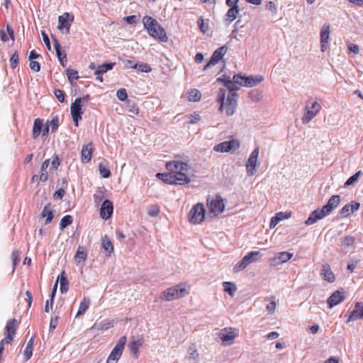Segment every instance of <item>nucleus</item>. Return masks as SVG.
<instances>
[{
  "instance_id": "obj_55",
  "label": "nucleus",
  "mask_w": 363,
  "mask_h": 363,
  "mask_svg": "<svg viewBox=\"0 0 363 363\" xmlns=\"http://www.w3.org/2000/svg\"><path fill=\"white\" fill-rule=\"evenodd\" d=\"M116 96H117V98L121 101H125L128 98V94H127L126 90L125 89H121L118 90L117 93H116Z\"/></svg>"
},
{
  "instance_id": "obj_11",
  "label": "nucleus",
  "mask_w": 363,
  "mask_h": 363,
  "mask_svg": "<svg viewBox=\"0 0 363 363\" xmlns=\"http://www.w3.org/2000/svg\"><path fill=\"white\" fill-rule=\"evenodd\" d=\"M207 201L210 210V214H213V216H216L223 212L225 209V204L223 199L220 196H217L211 200L208 199Z\"/></svg>"
},
{
  "instance_id": "obj_21",
  "label": "nucleus",
  "mask_w": 363,
  "mask_h": 363,
  "mask_svg": "<svg viewBox=\"0 0 363 363\" xmlns=\"http://www.w3.org/2000/svg\"><path fill=\"white\" fill-rule=\"evenodd\" d=\"M358 319H363V303L359 302L356 303L355 308L350 313L347 322Z\"/></svg>"
},
{
  "instance_id": "obj_56",
  "label": "nucleus",
  "mask_w": 363,
  "mask_h": 363,
  "mask_svg": "<svg viewBox=\"0 0 363 363\" xmlns=\"http://www.w3.org/2000/svg\"><path fill=\"white\" fill-rule=\"evenodd\" d=\"M266 9L269 11L273 16L276 15L277 12V6L273 1H269L266 4Z\"/></svg>"
},
{
  "instance_id": "obj_39",
  "label": "nucleus",
  "mask_w": 363,
  "mask_h": 363,
  "mask_svg": "<svg viewBox=\"0 0 363 363\" xmlns=\"http://www.w3.org/2000/svg\"><path fill=\"white\" fill-rule=\"evenodd\" d=\"M34 338L32 337L27 342L26 347L24 350V355L26 360H28L33 354V345Z\"/></svg>"
},
{
  "instance_id": "obj_12",
  "label": "nucleus",
  "mask_w": 363,
  "mask_h": 363,
  "mask_svg": "<svg viewBox=\"0 0 363 363\" xmlns=\"http://www.w3.org/2000/svg\"><path fill=\"white\" fill-rule=\"evenodd\" d=\"M240 145V142L238 140H231L215 145L213 150L218 152H228L237 150Z\"/></svg>"
},
{
  "instance_id": "obj_10",
  "label": "nucleus",
  "mask_w": 363,
  "mask_h": 363,
  "mask_svg": "<svg viewBox=\"0 0 363 363\" xmlns=\"http://www.w3.org/2000/svg\"><path fill=\"white\" fill-rule=\"evenodd\" d=\"M259 147H256L250 154L246 163V172L248 176L252 177L257 172Z\"/></svg>"
},
{
  "instance_id": "obj_42",
  "label": "nucleus",
  "mask_w": 363,
  "mask_h": 363,
  "mask_svg": "<svg viewBox=\"0 0 363 363\" xmlns=\"http://www.w3.org/2000/svg\"><path fill=\"white\" fill-rule=\"evenodd\" d=\"M157 177L160 179H162L165 183L169 184H174L172 180V176L171 174V172L169 171L168 173H157Z\"/></svg>"
},
{
  "instance_id": "obj_24",
  "label": "nucleus",
  "mask_w": 363,
  "mask_h": 363,
  "mask_svg": "<svg viewBox=\"0 0 363 363\" xmlns=\"http://www.w3.org/2000/svg\"><path fill=\"white\" fill-rule=\"evenodd\" d=\"M262 257V254L259 251H252L243 257V259L248 266L251 263L256 262Z\"/></svg>"
},
{
  "instance_id": "obj_3",
  "label": "nucleus",
  "mask_w": 363,
  "mask_h": 363,
  "mask_svg": "<svg viewBox=\"0 0 363 363\" xmlns=\"http://www.w3.org/2000/svg\"><path fill=\"white\" fill-rule=\"evenodd\" d=\"M89 95H85L82 97L77 98L70 106L71 115L76 126H78V122L82 119V106H85L89 100Z\"/></svg>"
},
{
  "instance_id": "obj_53",
  "label": "nucleus",
  "mask_w": 363,
  "mask_h": 363,
  "mask_svg": "<svg viewBox=\"0 0 363 363\" xmlns=\"http://www.w3.org/2000/svg\"><path fill=\"white\" fill-rule=\"evenodd\" d=\"M247 264L244 260V259L242 258L240 262H238L235 266H234V268H233V272H238L244 269H245L247 267Z\"/></svg>"
},
{
  "instance_id": "obj_47",
  "label": "nucleus",
  "mask_w": 363,
  "mask_h": 363,
  "mask_svg": "<svg viewBox=\"0 0 363 363\" xmlns=\"http://www.w3.org/2000/svg\"><path fill=\"white\" fill-rule=\"evenodd\" d=\"M362 174V171H358L354 174L351 176L345 183L344 186L345 187H347L349 186H351L354 184L355 182H357L359 177Z\"/></svg>"
},
{
  "instance_id": "obj_60",
  "label": "nucleus",
  "mask_w": 363,
  "mask_h": 363,
  "mask_svg": "<svg viewBox=\"0 0 363 363\" xmlns=\"http://www.w3.org/2000/svg\"><path fill=\"white\" fill-rule=\"evenodd\" d=\"M60 164V159L57 155H55L51 162L50 169L56 170Z\"/></svg>"
},
{
  "instance_id": "obj_58",
  "label": "nucleus",
  "mask_w": 363,
  "mask_h": 363,
  "mask_svg": "<svg viewBox=\"0 0 363 363\" xmlns=\"http://www.w3.org/2000/svg\"><path fill=\"white\" fill-rule=\"evenodd\" d=\"M54 93L56 98L60 102L62 103L65 101V93L63 91L60 89H55Z\"/></svg>"
},
{
  "instance_id": "obj_33",
  "label": "nucleus",
  "mask_w": 363,
  "mask_h": 363,
  "mask_svg": "<svg viewBox=\"0 0 363 363\" xmlns=\"http://www.w3.org/2000/svg\"><path fill=\"white\" fill-rule=\"evenodd\" d=\"M188 353L189 362L191 363H197L199 359V353L194 344H191L189 346Z\"/></svg>"
},
{
  "instance_id": "obj_29",
  "label": "nucleus",
  "mask_w": 363,
  "mask_h": 363,
  "mask_svg": "<svg viewBox=\"0 0 363 363\" xmlns=\"http://www.w3.org/2000/svg\"><path fill=\"white\" fill-rule=\"evenodd\" d=\"M43 120H42L40 118H36L34 121L33 127V138H37L40 135V134L43 130Z\"/></svg>"
},
{
  "instance_id": "obj_38",
  "label": "nucleus",
  "mask_w": 363,
  "mask_h": 363,
  "mask_svg": "<svg viewBox=\"0 0 363 363\" xmlns=\"http://www.w3.org/2000/svg\"><path fill=\"white\" fill-rule=\"evenodd\" d=\"M86 257L87 253L86 251L84 250L83 247L79 246L74 257L76 262L80 263L81 262L86 260Z\"/></svg>"
},
{
  "instance_id": "obj_28",
  "label": "nucleus",
  "mask_w": 363,
  "mask_h": 363,
  "mask_svg": "<svg viewBox=\"0 0 363 363\" xmlns=\"http://www.w3.org/2000/svg\"><path fill=\"white\" fill-rule=\"evenodd\" d=\"M57 281H60L61 293H66L69 289V282L64 271L58 276Z\"/></svg>"
},
{
  "instance_id": "obj_8",
  "label": "nucleus",
  "mask_w": 363,
  "mask_h": 363,
  "mask_svg": "<svg viewBox=\"0 0 363 363\" xmlns=\"http://www.w3.org/2000/svg\"><path fill=\"white\" fill-rule=\"evenodd\" d=\"M205 213L203 205L199 203L191 209L189 213V220L193 224L200 223L205 218Z\"/></svg>"
},
{
  "instance_id": "obj_25",
  "label": "nucleus",
  "mask_w": 363,
  "mask_h": 363,
  "mask_svg": "<svg viewBox=\"0 0 363 363\" xmlns=\"http://www.w3.org/2000/svg\"><path fill=\"white\" fill-rule=\"evenodd\" d=\"M113 327V323L111 320H104L96 322L92 326V329L95 330H105Z\"/></svg>"
},
{
  "instance_id": "obj_20",
  "label": "nucleus",
  "mask_w": 363,
  "mask_h": 363,
  "mask_svg": "<svg viewBox=\"0 0 363 363\" xmlns=\"http://www.w3.org/2000/svg\"><path fill=\"white\" fill-rule=\"evenodd\" d=\"M345 298V296L340 291H335L328 299L329 308H331L339 304L344 301Z\"/></svg>"
},
{
  "instance_id": "obj_41",
  "label": "nucleus",
  "mask_w": 363,
  "mask_h": 363,
  "mask_svg": "<svg viewBox=\"0 0 363 363\" xmlns=\"http://www.w3.org/2000/svg\"><path fill=\"white\" fill-rule=\"evenodd\" d=\"M73 221L72 217L70 215H67L62 217L60 223V229L63 230L66 227L72 224Z\"/></svg>"
},
{
  "instance_id": "obj_4",
  "label": "nucleus",
  "mask_w": 363,
  "mask_h": 363,
  "mask_svg": "<svg viewBox=\"0 0 363 363\" xmlns=\"http://www.w3.org/2000/svg\"><path fill=\"white\" fill-rule=\"evenodd\" d=\"M187 294L185 286L180 284L164 291L160 298L164 301H170L184 297Z\"/></svg>"
},
{
  "instance_id": "obj_6",
  "label": "nucleus",
  "mask_w": 363,
  "mask_h": 363,
  "mask_svg": "<svg viewBox=\"0 0 363 363\" xmlns=\"http://www.w3.org/2000/svg\"><path fill=\"white\" fill-rule=\"evenodd\" d=\"M321 106L316 101L309 99L306 101L305 107L306 113L302 118V123L304 124L310 122L320 111Z\"/></svg>"
},
{
  "instance_id": "obj_62",
  "label": "nucleus",
  "mask_w": 363,
  "mask_h": 363,
  "mask_svg": "<svg viewBox=\"0 0 363 363\" xmlns=\"http://www.w3.org/2000/svg\"><path fill=\"white\" fill-rule=\"evenodd\" d=\"M137 16L135 15L133 16H128L123 18V20L128 23V24H135L137 23Z\"/></svg>"
},
{
  "instance_id": "obj_15",
  "label": "nucleus",
  "mask_w": 363,
  "mask_h": 363,
  "mask_svg": "<svg viewBox=\"0 0 363 363\" xmlns=\"http://www.w3.org/2000/svg\"><path fill=\"white\" fill-rule=\"evenodd\" d=\"M217 81L223 82L225 87L229 91V92L237 91L239 89L238 84L234 82V77H233V79H231L230 76L223 74L217 79Z\"/></svg>"
},
{
  "instance_id": "obj_7",
  "label": "nucleus",
  "mask_w": 363,
  "mask_h": 363,
  "mask_svg": "<svg viewBox=\"0 0 363 363\" xmlns=\"http://www.w3.org/2000/svg\"><path fill=\"white\" fill-rule=\"evenodd\" d=\"M126 340L127 339L125 336H122L119 338L118 342L108 357L106 363H117L122 355L125 345L126 343Z\"/></svg>"
},
{
  "instance_id": "obj_16",
  "label": "nucleus",
  "mask_w": 363,
  "mask_h": 363,
  "mask_svg": "<svg viewBox=\"0 0 363 363\" xmlns=\"http://www.w3.org/2000/svg\"><path fill=\"white\" fill-rule=\"evenodd\" d=\"M340 202V196L339 195L332 196L328 203L322 207V209L328 216L329 215L333 209L336 208Z\"/></svg>"
},
{
  "instance_id": "obj_57",
  "label": "nucleus",
  "mask_w": 363,
  "mask_h": 363,
  "mask_svg": "<svg viewBox=\"0 0 363 363\" xmlns=\"http://www.w3.org/2000/svg\"><path fill=\"white\" fill-rule=\"evenodd\" d=\"M351 213H352V211L350 209V206H349V204H346L340 211V215L342 217H347Z\"/></svg>"
},
{
  "instance_id": "obj_52",
  "label": "nucleus",
  "mask_w": 363,
  "mask_h": 363,
  "mask_svg": "<svg viewBox=\"0 0 363 363\" xmlns=\"http://www.w3.org/2000/svg\"><path fill=\"white\" fill-rule=\"evenodd\" d=\"M197 23L200 30L203 33H206V31L208 30V26L207 23H205L203 18L202 17H199L197 21Z\"/></svg>"
},
{
  "instance_id": "obj_9",
  "label": "nucleus",
  "mask_w": 363,
  "mask_h": 363,
  "mask_svg": "<svg viewBox=\"0 0 363 363\" xmlns=\"http://www.w3.org/2000/svg\"><path fill=\"white\" fill-rule=\"evenodd\" d=\"M237 97L236 91L229 92L226 101H224L223 110H225L226 115L228 116H233L236 111L238 106Z\"/></svg>"
},
{
  "instance_id": "obj_34",
  "label": "nucleus",
  "mask_w": 363,
  "mask_h": 363,
  "mask_svg": "<svg viewBox=\"0 0 363 363\" xmlns=\"http://www.w3.org/2000/svg\"><path fill=\"white\" fill-rule=\"evenodd\" d=\"M330 26L324 24L320 31V43H328L330 38Z\"/></svg>"
},
{
  "instance_id": "obj_54",
  "label": "nucleus",
  "mask_w": 363,
  "mask_h": 363,
  "mask_svg": "<svg viewBox=\"0 0 363 363\" xmlns=\"http://www.w3.org/2000/svg\"><path fill=\"white\" fill-rule=\"evenodd\" d=\"M18 53L17 51L14 52V53L11 55L10 58V63L12 68H15L18 65Z\"/></svg>"
},
{
  "instance_id": "obj_19",
  "label": "nucleus",
  "mask_w": 363,
  "mask_h": 363,
  "mask_svg": "<svg viewBox=\"0 0 363 363\" xmlns=\"http://www.w3.org/2000/svg\"><path fill=\"white\" fill-rule=\"evenodd\" d=\"M326 216L327 215L322 208L316 209L310 214L308 219L305 221V223L307 225H312L317 222L318 220L323 218Z\"/></svg>"
},
{
  "instance_id": "obj_59",
  "label": "nucleus",
  "mask_w": 363,
  "mask_h": 363,
  "mask_svg": "<svg viewBox=\"0 0 363 363\" xmlns=\"http://www.w3.org/2000/svg\"><path fill=\"white\" fill-rule=\"evenodd\" d=\"M201 119V117L197 113L190 114L188 116V122L189 123H196L198 121H199Z\"/></svg>"
},
{
  "instance_id": "obj_31",
  "label": "nucleus",
  "mask_w": 363,
  "mask_h": 363,
  "mask_svg": "<svg viewBox=\"0 0 363 363\" xmlns=\"http://www.w3.org/2000/svg\"><path fill=\"white\" fill-rule=\"evenodd\" d=\"M50 207V203L45 205L40 214L43 218H46L45 224L50 223L54 217L53 212Z\"/></svg>"
},
{
  "instance_id": "obj_5",
  "label": "nucleus",
  "mask_w": 363,
  "mask_h": 363,
  "mask_svg": "<svg viewBox=\"0 0 363 363\" xmlns=\"http://www.w3.org/2000/svg\"><path fill=\"white\" fill-rule=\"evenodd\" d=\"M264 80V77L260 75L245 77L240 74L234 75V82L240 86L252 87L255 86Z\"/></svg>"
},
{
  "instance_id": "obj_32",
  "label": "nucleus",
  "mask_w": 363,
  "mask_h": 363,
  "mask_svg": "<svg viewBox=\"0 0 363 363\" xmlns=\"http://www.w3.org/2000/svg\"><path fill=\"white\" fill-rule=\"evenodd\" d=\"M115 62L105 63L101 65H98L96 70L94 72L95 75H102L107 71L113 68Z\"/></svg>"
},
{
  "instance_id": "obj_51",
  "label": "nucleus",
  "mask_w": 363,
  "mask_h": 363,
  "mask_svg": "<svg viewBox=\"0 0 363 363\" xmlns=\"http://www.w3.org/2000/svg\"><path fill=\"white\" fill-rule=\"evenodd\" d=\"M48 125L51 128V131L52 133L55 132L57 130L58 127H59L58 116H55V117H53L52 119L51 120V121L50 122V124Z\"/></svg>"
},
{
  "instance_id": "obj_2",
  "label": "nucleus",
  "mask_w": 363,
  "mask_h": 363,
  "mask_svg": "<svg viewBox=\"0 0 363 363\" xmlns=\"http://www.w3.org/2000/svg\"><path fill=\"white\" fill-rule=\"evenodd\" d=\"M143 21L145 28L151 36L162 42L167 41V37L164 30L155 19L150 16H145Z\"/></svg>"
},
{
  "instance_id": "obj_22",
  "label": "nucleus",
  "mask_w": 363,
  "mask_h": 363,
  "mask_svg": "<svg viewBox=\"0 0 363 363\" xmlns=\"http://www.w3.org/2000/svg\"><path fill=\"white\" fill-rule=\"evenodd\" d=\"M320 274L324 279V280L330 283H333L335 279V277L333 272H332L330 265L327 263L323 264L322 265Z\"/></svg>"
},
{
  "instance_id": "obj_18",
  "label": "nucleus",
  "mask_w": 363,
  "mask_h": 363,
  "mask_svg": "<svg viewBox=\"0 0 363 363\" xmlns=\"http://www.w3.org/2000/svg\"><path fill=\"white\" fill-rule=\"evenodd\" d=\"M113 211V206L112 202L106 199L101 204V207L100 208V216L102 218L106 220L112 216Z\"/></svg>"
},
{
  "instance_id": "obj_23",
  "label": "nucleus",
  "mask_w": 363,
  "mask_h": 363,
  "mask_svg": "<svg viewBox=\"0 0 363 363\" xmlns=\"http://www.w3.org/2000/svg\"><path fill=\"white\" fill-rule=\"evenodd\" d=\"M143 345V339L141 337H132L131 340L129 343V348L131 353L134 354L135 357H138V351L140 346Z\"/></svg>"
},
{
  "instance_id": "obj_48",
  "label": "nucleus",
  "mask_w": 363,
  "mask_h": 363,
  "mask_svg": "<svg viewBox=\"0 0 363 363\" xmlns=\"http://www.w3.org/2000/svg\"><path fill=\"white\" fill-rule=\"evenodd\" d=\"M104 198V191L99 189L94 194V200L96 205L99 206Z\"/></svg>"
},
{
  "instance_id": "obj_17",
  "label": "nucleus",
  "mask_w": 363,
  "mask_h": 363,
  "mask_svg": "<svg viewBox=\"0 0 363 363\" xmlns=\"http://www.w3.org/2000/svg\"><path fill=\"white\" fill-rule=\"evenodd\" d=\"M293 257V254L288 252H281L277 253L271 259V264L274 266L286 262Z\"/></svg>"
},
{
  "instance_id": "obj_30",
  "label": "nucleus",
  "mask_w": 363,
  "mask_h": 363,
  "mask_svg": "<svg viewBox=\"0 0 363 363\" xmlns=\"http://www.w3.org/2000/svg\"><path fill=\"white\" fill-rule=\"evenodd\" d=\"M101 246L108 255H110L113 252V244L107 235L101 238Z\"/></svg>"
},
{
  "instance_id": "obj_44",
  "label": "nucleus",
  "mask_w": 363,
  "mask_h": 363,
  "mask_svg": "<svg viewBox=\"0 0 363 363\" xmlns=\"http://www.w3.org/2000/svg\"><path fill=\"white\" fill-rule=\"evenodd\" d=\"M201 98V92L197 89H191L189 92L188 99L190 101H198Z\"/></svg>"
},
{
  "instance_id": "obj_49",
  "label": "nucleus",
  "mask_w": 363,
  "mask_h": 363,
  "mask_svg": "<svg viewBox=\"0 0 363 363\" xmlns=\"http://www.w3.org/2000/svg\"><path fill=\"white\" fill-rule=\"evenodd\" d=\"M67 76L68 80L70 82H72V81L76 80L79 78L78 72L77 70L72 69H67Z\"/></svg>"
},
{
  "instance_id": "obj_26",
  "label": "nucleus",
  "mask_w": 363,
  "mask_h": 363,
  "mask_svg": "<svg viewBox=\"0 0 363 363\" xmlns=\"http://www.w3.org/2000/svg\"><path fill=\"white\" fill-rule=\"evenodd\" d=\"M91 143L87 145H84L82 148V160L83 162H88L91 160L92 156V150L91 146Z\"/></svg>"
},
{
  "instance_id": "obj_43",
  "label": "nucleus",
  "mask_w": 363,
  "mask_h": 363,
  "mask_svg": "<svg viewBox=\"0 0 363 363\" xmlns=\"http://www.w3.org/2000/svg\"><path fill=\"white\" fill-rule=\"evenodd\" d=\"M354 242H355V238H354V237H353L352 235H347V236L342 237L340 239L341 245L343 247L352 246V245H353Z\"/></svg>"
},
{
  "instance_id": "obj_36",
  "label": "nucleus",
  "mask_w": 363,
  "mask_h": 363,
  "mask_svg": "<svg viewBox=\"0 0 363 363\" xmlns=\"http://www.w3.org/2000/svg\"><path fill=\"white\" fill-rule=\"evenodd\" d=\"M69 14L68 13H65L63 15L60 16L58 18V22H59V29L62 30L63 28H66L69 30L70 24L67 21V18L69 17Z\"/></svg>"
},
{
  "instance_id": "obj_46",
  "label": "nucleus",
  "mask_w": 363,
  "mask_h": 363,
  "mask_svg": "<svg viewBox=\"0 0 363 363\" xmlns=\"http://www.w3.org/2000/svg\"><path fill=\"white\" fill-rule=\"evenodd\" d=\"M226 89H220L218 94V101L220 103L219 111H223V108L224 107V101L225 99Z\"/></svg>"
},
{
  "instance_id": "obj_64",
  "label": "nucleus",
  "mask_w": 363,
  "mask_h": 363,
  "mask_svg": "<svg viewBox=\"0 0 363 363\" xmlns=\"http://www.w3.org/2000/svg\"><path fill=\"white\" fill-rule=\"evenodd\" d=\"M277 307L276 302L274 301H272L266 307L267 311L272 314L275 311Z\"/></svg>"
},
{
  "instance_id": "obj_45",
  "label": "nucleus",
  "mask_w": 363,
  "mask_h": 363,
  "mask_svg": "<svg viewBox=\"0 0 363 363\" xmlns=\"http://www.w3.org/2000/svg\"><path fill=\"white\" fill-rule=\"evenodd\" d=\"M99 171L100 175L103 178H108L111 176V172L108 168L107 165H105L103 163H100L99 164Z\"/></svg>"
},
{
  "instance_id": "obj_40",
  "label": "nucleus",
  "mask_w": 363,
  "mask_h": 363,
  "mask_svg": "<svg viewBox=\"0 0 363 363\" xmlns=\"http://www.w3.org/2000/svg\"><path fill=\"white\" fill-rule=\"evenodd\" d=\"M223 289L230 296H233L234 293L237 290L236 285L232 282H223Z\"/></svg>"
},
{
  "instance_id": "obj_63",
  "label": "nucleus",
  "mask_w": 363,
  "mask_h": 363,
  "mask_svg": "<svg viewBox=\"0 0 363 363\" xmlns=\"http://www.w3.org/2000/svg\"><path fill=\"white\" fill-rule=\"evenodd\" d=\"M30 68L35 72H38L40 70V64L36 61H30Z\"/></svg>"
},
{
  "instance_id": "obj_61",
  "label": "nucleus",
  "mask_w": 363,
  "mask_h": 363,
  "mask_svg": "<svg viewBox=\"0 0 363 363\" xmlns=\"http://www.w3.org/2000/svg\"><path fill=\"white\" fill-rule=\"evenodd\" d=\"M54 48L57 57H60L62 55L61 52V45L59 43L58 40L54 38Z\"/></svg>"
},
{
  "instance_id": "obj_50",
  "label": "nucleus",
  "mask_w": 363,
  "mask_h": 363,
  "mask_svg": "<svg viewBox=\"0 0 363 363\" xmlns=\"http://www.w3.org/2000/svg\"><path fill=\"white\" fill-rule=\"evenodd\" d=\"M147 212L150 216L155 217L158 215L160 212V208L156 205L150 206L147 209Z\"/></svg>"
},
{
  "instance_id": "obj_37",
  "label": "nucleus",
  "mask_w": 363,
  "mask_h": 363,
  "mask_svg": "<svg viewBox=\"0 0 363 363\" xmlns=\"http://www.w3.org/2000/svg\"><path fill=\"white\" fill-rule=\"evenodd\" d=\"M127 67L138 69L140 72L146 73L150 72L152 70V68L147 63L134 64V65H127Z\"/></svg>"
},
{
  "instance_id": "obj_1",
  "label": "nucleus",
  "mask_w": 363,
  "mask_h": 363,
  "mask_svg": "<svg viewBox=\"0 0 363 363\" xmlns=\"http://www.w3.org/2000/svg\"><path fill=\"white\" fill-rule=\"evenodd\" d=\"M166 169L171 172L173 184L176 185H184L191 182L189 177L190 167L186 162L174 160L166 164Z\"/></svg>"
},
{
  "instance_id": "obj_35",
  "label": "nucleus",
  "mask_w": 363,
  "mask_h": 363,
  "mask_svg": "<svg viewBox=\"0 0 363 363\" xmlns=\"http://www.w3.org/2000/svg\"><path fill=\"white\" fill-rule=\"evenodd\" d=\"M90 299L88 297H84L83 300L80 303L79 308L78 310V312L76 315V317L80 316L86 311V310L89 308L90 305Z\"/></svg>"
},
{
  "instance_id": "obj_27",
  "label": "nucleus",
  "mask_w": 363,
  "mask_h": 363,
  "mask_svg": "<svg viewBox=\"0 0 363 363\" xmlns=\"http://www.w3.org/2000/svg\"><path fill=\"white\" fill-rule=\"evenodd\" d=\"M240 9L238 7H230L226 13L225 23L230 24L233 22L237 18Z\"/></svg>"
},
{
  "instance_id": "obj_14",
  "label": "nucleus",
  "mask_w": 363,
  "mask_h": 363,
  "mask_svg": "<svg viewBox=\"0 0 363 363\" xmlns=\"http://www.w3.org/2000/svg\"><path fill=\"white\" fill-rule=\"evenodd\" d=\"M227 50L228 47L225 45L221 46L216 49L213 52L209 62L204 66L203 70L206 71L211 66L216 65L225 55Z\"/></svg>"
},
{
  "instance_id": "obj_13",
  "label": "nucleus",
  "mask_w": 363,
  "mask_h": 363,
  "mask_svg": "<svg viewBox=\"0 0 363 363\" xmlns=\"http://www.w3.org/2000/svg\"><path fill=\"white\" fill-rule=\"evenodd\" d=\"M219 336L223 345H230L238 336L237 330L233 328H225L220 330Z\"/></svg>"
}]
</instances>
